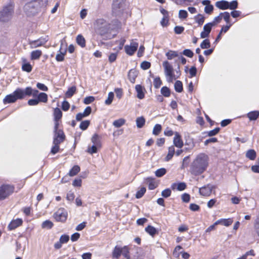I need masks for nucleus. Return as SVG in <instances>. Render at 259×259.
<instances>
[{
    "mask_svg": "<svg viewBox=\"0 0 259 259\" xmlns=\"http://www.w3.org/2000/svg\"><path fill=\"white\" fill-rule=\"evenodd\" d=\"M209 158L203 153L198 154L190 166V172L194 176H197L203 173L208 166Z\"/></svg>",
    "mask_w": 259,
    "mask_h": 259,
    "instance_id": "f257e3e1",
    "label": "nucleus"
},
{
    "mask_svg": "<svg viewBox=\"0 0 259 259\" xmlns=\"http://www.w3.org/2000/svg\"><path fill=\"white\" fill-rule=\"evenodd\" d=\"M48 0H32L24 6V12L27 16H34L38 13L40 8L46 6Z\"/></svg>",
    "mask_w": 259,
    "mask_h": 259,
    "instance_id": "f03ea898",
    "label": "nucleus"
},
{
    "mask_svg": "<svg viewBox=\"0 0 259 259\" xmlns=\"http://www.w3.org/2000/svg\"><path fill=\"white\" fill-rule=\"evenodd\" d=\"M14 3L11 1L4 6L0 11V22L7 23L12 19L14 13Z\"/></svg>",
    "mask_w": 259,
    "mask_h": 259,
    "instance_id": "7ed1b4c3",
    "label": "nucleus"
},
{
    "mask_svg": "<svg viewBox=\"0 0 259 259\" xmlns=\"http://www.w3.org/2000/svg\"><path fill=\"white\" fill-rule=\"evenodd\" d=\"M94 28L99 34L104 35L110 29V24L102 18L98 19L94 23Z\"/></svg>",
    "mask_w": 259,
    "mask_h": 259,
    "instance_id": "20e7f679",
    "label": "nucleus"
},
{
    "mask_svg": "<svg viewBox=\"0 0 259 259\" xmlns=\"http://www.w3.org/2000/svg\"><path fill=\"white\" fill-rule=\"evenodd\" d=\"M24 98L22 89L17 88L12 94L7 95L3 100L4 104L12 103Z\"/></svg>",
    "mask_w": 259,
    "mask_h": 259,
    "instance_id": "39448f33",
    "label": "nucleus"
},
{
    "mask_svg": "<svg viewBox=\"0 0 259 259\" xmlns=\"http://www.w3.org/2000/svg\"><path fill=\"white\" fill-rule=\"evenodd\" d=\"M162 65L164 68V74L166 78L167 81L168 82H172L173 80L176 79L172 66L167 61H164L162 63Z\"/></svg>",
    "mask_w": 259,
    "mask_h": 259,
    "instance_id": "423d86ee",
    "label": "nucleus"
},
{
    "mask_svg": "<svg viewBox=\"0 0 259 259\" xmlns=\"http://www.w3.org/2000/svg\"><path fill=\"white\" fill-rule=\"evenodd\" d=\"M14 187L9 185H3L0 187V200H4L13 193Z\"/></svg>",
    "mask_w": 259,
    "mask_h": 259,
    "instance_id": "0eeeda50",
    "label": "nucleus"
},
{
    "mask_svg": "<svg viewBox=\"0 0 259 259\" xmlns=\"http://www.w3.org/2000/svg\"><path fill=\"white\" fill-rule=\"evenodd\" d=\"M125 0H113L112 12L115 15H119L124 9Z\"/></svg>",
    "mask_w": 259,
    "mask_h": 259,
    "instance_id": "6e6552de",
    "label": "nucleus"
},
{
    "mask_svg": "<svg viewBox=\"0 0 259 259\" xmlns=\"http://www.w3.org/2000/svg\"><path fill=\"white\" fill-rule=\"evenodd\" d=\"M68 213L63 208H59L54 214V217L57 222H64L67 220Z\"/></svg>",
    "mask_w": 259,
    "mask_h": 259,
    "instance_id": "1a4fd4ad",
    "label": "nucleus"
},
{
    "mask_svg": "<svg viewBox=\"0 0 259 259\" xmlns=\"http://www.w3.org/2000/svg\"><path fill=\"white\" fill-rule=\"evenodd\" d=\"M54 133L53 144H60L64 141L65 135L62 130L54 132Z\"/></svg>",
    "mask_w": 259,
    "mask_h": 259,
    "instance_id": "9d476101",
    "label": "nucleus"
},
{
    "mask_svg": "<svg viewBox=\"0 0 259 259\" xmlns=\"http://www.w3.org/2000/svg\"><path fill=\"white\" fill-rule=\"evenodd\" d=\"M215 188L214 186L208 184L199 189V193L203 196H208L210 195L212 190Z\"/></svg>",
    "mask_w": 259,
    "mask_h": 259,
    "instance_id": "9b49d317",
    "label": "nucleus"
},
{
    "mask_svg": "<svg viewBox=\"0 0 259 259\" xmlns=\"http://www.w3.org/2000/svg\"><path fill=\"white\" fill-rule=\"evenodd\" d=\"M138 43L135 41H132L130 46L126 45L124 47L125 53L130 55L132 56L137 51L138 47Z\"/></svg>",
    "mask_w": 259,
    "mask_h": 259,
    "instance_id": "f8f14e48",
    "label": "nucleus"
},
{
    "mask_svg": "<svg viewBox=\"0 0 259 259\" xmlns=\"http://www.w3.org/2000/svg\"><path fill=\"white\" fill-rule=\"evenodd\" d=\"M48 40L46 38L41 37L37 40L29 41V44L30 48L33 49L44 45Z\"/></svg>",
    "mask_w": 259,
    "mask_h": 259,
    "instance_id": "ddd939ff",
    "label": "nucleus"
},
{
    "mask_svg": "<svg viewBox=\"0 0 259 259\" xmlns=\"http://www.w3.org/2000/svg\"><path fill=\"white\" fill-rule=\"evenodd\" d=\"M24 98L26 96H32L33 97H37L38 91L35 89H33L30 87H26L25 89H22Z\"/></svg>",
    "mask_w": 259,
    "mask_h": 259,
    "instance_id": "4468645a",
    "label": "nucleus"
},
{
    "mask_svg": "<svg viewBox=\"0 0 259 259\" xmlns=\"http://www.w3.org/2000/svg\"><path fill=\"white\" fill-rule=\"evenodd\" d=\"M23 223V221L21 219H17L16 220H12L8 225V229L10 230H14L16 228L21 226Z\"/></svg>",
    "mask_w": 259,
    "mask_h": 259,
    "instance_id": "2eb2a0df",
    "label": "nucleus"
},
{
    "mask_svg": "<svg viewBox=\"0 0 259 259\" xmlns=\"http://www.w3.org/2000/svg\"><path fill=\"white\" fill-rule=\"evenodd\" d=\"M173 143L174 145L179 148H181L184 145V143L181 136L178 133H176L175 136L174 138Z\"/></svg>",
    "mask_w": 259,
    "mask_h": 259,
    "instance_id": "dca6fc26",
    "label": "nucleus"
},
{
    "mask_svg": "<svg viewBox=\"0 0 259 259\" xmlns=\"http://www.w3.org/2000/svg\"><path fill=\"white\" fill-rule=\"evenodd\" d=\"M171 188L173 190L183 191L186 188V184L184 182L173 183L171 185Z\"/></svg>",
    "mask_w": 259,
    "mask_h": 259,
    "instance_id": "f3484780",
    "label": "nucleus"
},
{
    "mask_svg": "<svg viewBox=\"0 0 259 259\" xmlns=\"http://www.w3.org/2000/svg\"><path fill=\"white\" fill-rule=\"evenodd\" d=\"M138 75V71L134 69H131L128 73V78L130 81L134 83L135 82L136 78Z\"/></svg>",
    "mask_w": 259,
    "mask_h": 259,
    "instance_id": "a211bd4d",
    "label": "nucleus"
},
{
    "mask_svg": "<svg viewBox=\"0 0 259 259\" xmlns=\"http://www.w3.org/2000/svg\"><path fill=\"white\" fill-rule=\"evenodd\" d=\"M229 2L226 1H218L215 3V6L221 10L229 9Z\"/></svg>",
    "mask_w": 259,
    "mask_h": 259,
    "instance_id": "6ab92c4d",
    "label": "nucleus"
},
{
    "mask_svg": "<svg viewBox=\"0 0 259 259\" xmlns=\"http://www.w3.org/2000/svg\"><path fill=\"white\" fill-rule=\"evenodd\" d=\"M136 91L137 93V97L140 99H142L145 97V94L143 92V88L142 85L137 84L135 87Z\"/></svg>",
    "mask_w": 259,
    "mask_h": 259,
    "instance_id": "aec40b11",
    "label": "nucleus"
},
{
    "mask_svg": "<svg viewBox=\"0 0 259 259\" xmlns=\"http://www.w3.org/2000/svg\"><path fill=\"white\" fill-rule=\"evenodd\" d=\"M146 183L148 185V188L150 190H154L157 187V184L154 181V179L152 178H147L146 179Z\"/></svg>",
    "mask_w": 259,
    "mask_h": 259,
    "instance_id": "412c9836",
    "label": "nucleus"
},
{
    "mask_svg": "<svg viewBox=\"0 0 259 259\" xmlns=\"http://www.w3.org/2000/svg\"><path fill=\"white\" fill-rule=\"evenodd\" d=\"M258 111H251L247 114V117L250 120H255L258 117Z\"/></svg>",
    "mask_w": 259,
    "mask_h": 259,
    "instance_id": "4be33fe9",
    "label": "nucleus"
},
{
    "mask_svg": "<svg viewBox=\"0 0 259 259\" xmlns=\"http://www.w3.org/2000/svg\"><path fill=\"white\" fill-rule=\"evenodd\" d=\"M42 55V52L40 50H36L31 52V59L32 60H37L39 59Z\"/></svg>",
    "mask_w": 259,
    "mask_h": 259,
    "instance_id": "5701e85b",
    "label": "nucleus"
},
{
    "mask_svg": "<svg viewBox=\"0 0 259 259\" xmlns=\"http://www.w3.org/2000/svg\"><path fill=\"white\" fill-rule=\"evenodd\" d=\"M121 255V247L116 246L112 251V257L115 258H118Z\"/></svg>",
    "mask_w": 259,
    "mask_h": 259,
    "instance_id": "b1692460",
    "label": "nucleus"
},
{
    "mask_svg": "<svg viewBox=\"0 0 259 259\" xmlns=\"http://www.w3.org/2000/svg\"><path fill=\"white\" fill-rule=\"evenodd\" d=\"M246 157L251 160H253L255 159L256 153L254 150L250 149L247 151L245 154Z\"/></svg>",
    "mask_w": 259,
    "mask_h": 259,
    "instance_id": "393cba45",
    "label": "nucleus"
},
{
    "mask_svg": "<svg viewBox=\"0 0 259 259\" xmlns=\"http://www.w3.org/2000/svg\"><path fill=\"white\" fill-rule=\"evenodd\" d=\"M175 152V150L174 146H171L168 148V154L165 158L166 161H169L173 157Z\"/></svg>",
    "mask_w": 259,
    "mask_h": 259,
    "instance_id": "a878e982",
    "label": "nucleus"
},
{
    "mask_svg": "<svg viewBox=\"0 0 259 259\" xmlns=\"http://www.w3.org/2000/svg\"><path fill=\"white\" fill-rule=\"evenodd\" d=\"M145 231L152 236H154L156 234H157V231L153 226L148 225L145 228Z\"/></svg>",
    "mask_w": 259,
    "mask_h": 259,
    "instance_id": "bb28decb",
    "label": "nucleus"
},
{
    "mask_svg": "<svg viewBox=\"0 0 259 259\" xmlns=\"http://www.w3.org/2000/svg\"><path fill=\"white\" fill-rule=\"evenodd\" d=\"M54 120H59L62 116V112L58 108H56L54 111Z\"/></svg>",
    "mask_w": 259,
    "mask_h": 259,
    "instance_id": "cd10ccee",
    "label": "nucleus"
},
{
    "mask_svg": "<svg viewBox=\"0 0 259 259\" xmlns=\"http://www.w3.org/2000/svg\"><path fill=\"white\" fill-rule=\"evenodd\" d=\"M37 99L39 102L46 103L48 101V96L45 93H40L38 95Z\"/></svg>",
    "mask_w": 259,
    "mask_h": 259,
    "instance_id": "c85d7f7f",
    "label": "nucleus"
},
{
    "mask_svg": "<svg viewBox=\"0 0 259 259\" xmlns=\"http://www.w3.org/2000/svg\"><path fill=\"white\" fill-rule=\"evenodd\" d=\"M165 55L168 60H171L173 58L179 56V54L177 52L171 50L168 51L166 53Z\"/></svg>",
    "mask_w": 259,
    "mask_h": 259,
    "instance_id": "c756f323",
    "label": "nucleus"
},
{
    "mask_svg": "<svg viewBox=\"0 0 259 259\" xmlns=\"http://www.w3.org/2000/svg\"><path fill=\"white\" fill-rule=\"evenodd\" d=\"M175 90L177 92L181 93L183 90V83L180 80H177L174 85Z\"/></svg>",
    "mask_w": 259,
    "mask_h": 259,
    "instance_id": "7c9ffc66",
    "label": "nucleus"
},
{
    "mask_svg": "<svg viewBox=\"0 0 259 259\" xmlns=\"http://www.w3.org/2000/svg\"><path fill=\"white\" fill-rule=\"evenodd\" d=\"M76 42L81 47L84 48L85 46V40L84 38L81 35H77Z\"/></svg>",
    "mask_w": 259,
    "mask_h": 259,
    "instance_id": "2f4dec72",
    "label": "nucleus"
},
{
    "mask_svg": "<svg viewBox=\"0 0 259 259\" xmlns=\"http://www.w3.org/2000/svg\"><path fill=\"white\" fill-rule=\"evenodd\" d=\"M125 123V120L123 118H119L117 120H115L113 122V125L115 127H120Z\"/></svg>",
    "mask_w": 259,
    "mask_h": 259,
    "instance_id": "473e14b6",
    "label": "nucleus"
},
{
    "mask_svg": "<svg viewBox=\"0 0 259 259\" xmlns=\"http://www.w3.org/2000/svg\"><path fill=\"white\" fill-rule=\"evenodd\" d=\"M145 123V119L143 117H139L136 119V125L138 128H142Z\"/></svg>",
    "mask_w": 259,
    "mask_h": 259,
    "instance_id": "72a5a7b5",
    "label": "nucleus"
},
{
    "mask_svg": "<svg viewBox=\"0 0 259 259\" xmlns=\"http://www.w3.org/2000/svg\"><path fill=\"white\" fill-rule=\"evenodd\" d=\"M91 140L94 145L99 146V147L101 146V142L99 139V136L97 134H94Z\"/></svg>",
    "mask_w": 259,
    "mask_h": 259,
    "instance_id": "f704fd0d",
    "label": "nucleus"
},
{
    "mask_svg": "<svg viewBox=\"0 0 259 259\" xmlns=\"http://www.w3.org/2000/svg\"><path fill=\"white\" fill-rule=\"evenodd\" d=\"M80 171V167L78 165H74L69 171V175L72 177L75 176Z\"/></svg>",
    "mask_w": 259,
    "mask_h": 259,
    "instance_id": "c9c22d12",
    "label": "nucleus"
},
{
    "mask_svg": "<svg viewBox=\"0 0 259 259\" xmlns=\"http://www.w3.org/2000/svg\"><path fill=\"white\" fill-rule=\"evenodd\" d=\"M194 19L198 25L200 26L204 23L205 18L202 15L198 14L195 17Z\"/></svg>",
    "mask_w": 259,
    "mask_h": 259,
    "instance_id": "e433bc0d",
    "label": "nucleus"
},
{
    "mask_svg": "<svg viewBox=\"0 0 259 259\" xmlns=\"http://www.w3.org/2000/svg\"><path fill=\"white\" fill-rule=\"evenodd\" d=\"M214 25V22L208 23L204 25V26H203V30L206 31L207 33H210L212 27Z\"/></svg>",
    "mask_w": 259,
    "mask_h": 259,
    "instance_id": "4c0bfd02",
    "label": "nucleus"
},
{
    "mask_svg": "<svg viewBox=\"0 0 259 259\" xmlns=\"http://www.w3.org/2000/svg\"><path fill=\"white\" fill-rule=\"evenodd\" d=\"M161 93L163 96L168 97L170 95V90L166 87H163L161 89Z\"/></svg>",
    "mask_w": 259,
    "mask_h": 259,
    "instance_id": "58836bf2",
    "label": "nucleus"
},
{
    "mask_svg": "<svg viewBox=\"0 0 259 259\" xmlns=\"http://www.w3.org/2000/svg\"><path fill=\"white\" fill-rule=\"evenodd\" d=\"M75 91H76V87H72L69 88L66 93V94H65L66 96L68 98L71 97L74 95Z\"/></svg>",
    "mask_w": 259,
    "mask_h": 259,
    "instance_id": "ea45409f",
    "label": "nucleus"
},
{
    "mask_svg": "<svg viewBox=\"0 0 259 259\" xmlns=\"http://www.w3.org/2000/svg\"><path fill=\"white\" fill-rule=\"evenodd\" d=\"M32 67L30 63H24L22 66V69L23 71L27 72H30L31 71Z\"/></svg>",
    "mask_w": 259,
    "mask_h": 259,
    "instance_id": "a19ab883",
    "label": "nucleus"
},
{
    "mask_svg": "<svg viewBox=\"0 0 259 259\" xmlns=\"http://www.w3.org/2000/svg\"><path fill=\"white\" fill-rule=\"evenodd\" d=\"M53 226V223L49 220L44 221L41 225V227L42 228L51 229Z\"/></svg>",
    "mask_w": 259,
    "mask_h": 259,
    "instance_id": "79ce46f5",
    "label": "nucleus"
},
{
    "mask_svg": "<svg viewBox=\"0 0 259 259\" xmlns=\"http://www.w3.org/2000/svg\"><path fill=\"white\" fill-rule=\"evenodd\" d=\"M130 253V248L128 246H124L121 247V254L125 257H128Z\"/></svg>",
    "mask_w": 259,
    "mask_h": 259,
    "instance_id": "37998d69",
    "label": "nucleus"
},
{
    "mask_svg": "<svg viewBox=\"0 0 259 259\" xmlns=\"http://www.w3.org/2000/svg\"><path fill=\"white\" fill-rule=\"evenodd\" d=\"M166 170L164 168H161L155 171V174L157 177H161L166 174Z\"/></svg>",
    "mask_w": 259,
    "mask_h": 259,
    "instance_id": "c03bdc74",
    "label": "nucleus"
},
{
    "mask_svg": "<svg viewBox=\"0 0 259 259\" xmlns=\"http://www.w3.org/2000/svg\"><path fill=\"white\" fill-rule=\"evenodd\" d=\"M161 131V126L160 124H156L153 127L152 133L154 135H158Z\"/></svg>",
    "mask_w": 259,
    "mask_h": 259,
    "instance_id": "a18cd8bd",
    "label": "nucleus"
},
{
    "mask_svg": "<svg viewBox=\"0 0 259 259\" xmlns=\"http://www.w3.org/2000/svg\"><path fill=\"white\" fill-rule=\"evenodd\" d=\"M146 189L145 187H142L136 194V197L137 199L141 198L146 192Z\"/></svg>",
    "mask_w": 259,
    "mask_h": 259,
    "instance_id": "49530a36",
    "label": "nucleus"
},
{
    "mask_svg": "<svg viewBox=\"0 0 259 259\" xmlns=\"http://www.w3.org/2000/svg\"><path fill=\"white\" fill-rule=\"evenodd\" d=\"M210 47V43L208 39H205L200 44V47L203 49H208Z\"/></svg>",
    "mask_w": 259,
    "mask_h": 259,
    "instance_id": "de8ad7c7",
    "label": "nucleus"
},
{
    "mask_svg": "<svg viewBox=\"0 0 259 259\" xmlns=\"http://www.w3.org/2000/svg\"><path fill=\"white\" fill-rule=\"evenodd\" d=\"M90 123V121L89 120H86L82 121L80 124L79 127L83 131L85 130L89 126Z\"/></svg>",
    "mask_w": 259,
    "mask_h": 259,
    "instance_id": "09e8293b",
    "label": "nucleus"
},
{
    "mask_svg": "<svg viewBox=\"0 0 259 259\" xmlns=\"http://www.w3.org/2000/svg\"><path fill=\"white\" fill-rule=\"evenodd\" d=\"M162 84V81L159 77H157L154 78L153 81V85L155 89H158Z\"/></svg>",
    "mask_w": 259,
    "mask_h": 259,
    "instance_id": "8fccbe9b",
    "label": "nucleus"
},
{
    "mask_svg": "<svg viewBox=\"0 0 259 259\" xmlns=\"http://www.w3.org/2000/svg\"><path fill=\"white\" fill-rule=\"evenodd\" d=\"M114 98V94L113 92H110L108 95V98L105 100V103L106 105H110L111 104Z\"/></svg>",
    "mask_w": 259,
    "mask_h": 259,
    "instance_id": "3c124183",
    "label": "nucleus"
},
{
    "mask_svg": "<svg viewBox=\"0 0 259 259\" xmlns=\"http://www.w3.org/2000/svg\"><path fill=\"white\" fill-rule=\"evenodd\" d=\"M182 54L189 58L193 57L194 55L193 52L190 49L184 50L182 52Z\"/></svg>",
    "mask_w": 259,
    "mask_h": 259,
    "instance_id": "603ef678",
    "label": "nucleus"
},
{
    "mask_svg": "<svg viewBox=\"0 0 259 259\" xmlns=\"http://www.w3.org/2000/svg\"><path fill=\"white\" fill-rule=\"evenodd\" d=\"M254 228L257 235L259 236V214L257 216L255 221Z\"/></svg>",
    "mask_w": 259,
    "mask_h": 259,
    "instance_id": "864d4df0",
    "label": "nucleus"
},
{
    "mask_svg": "<svg viewBox=\"0 0 259 259\" xmlns=\"http://www.w3.org/2000/svg\"><path fill=\"white\" fill-rule=\"evenodd\" d=\"M69 240V236L68 235L64 234L61 236L59 241L62 243H66Z\"/></svg>",
    "mask_w": 259,
    "mask_h": 259,
    "instance_id": "5fc2aeb1",
    "label": "nucleus"
},
{
    "mask_svg": "<svg viewBox=\"0 0 259 259\" xmlns=\"http://www.w3.org/2000/svg\"><path fill=\"white\" fill-rule=\"evenodd\" d=\"M151 66V64L148 61H143L141 64V67L143 70H147L149 69Z\"/></svg>",
    "mask_w": 259,
    "mask_h": 259,
    "instance_id": "6e6d98bb",
    "label": "nucleus"
},
{
    "mask_svg": "<svg viewBox=\"0 0 259 259\" xmlns=\"http://www.w3.org/2000/svg\"><path fill=\"white\" fill-rule=\"evenodd\" d=\"M188 17V13L186 10H181L179 12V17L180 19H186Z\"/></svg>",
    "mask_w": 259,
    "mask_h": 259,
    "instance_id": "4d7b16f0",
    "label": "nucleus"
},
{
    "mask_svg": "<svg viewBox=\"0 0 259 259\" xmlns=\"http://www.w3.org/2000/svg\"><path fill=\"white\" fill-rule=\"evenodd\" d=\"M114 92L115 93L116 97L120 99L123 95L122 89L121 88H116L114 90Z\"/></svg>",
    "mask_w": 259,
    "mask_h": 259,
    "instance_id": "13d9d810",
    "label": "nucleus"
},
{
    "mask_svg": "<svg viewBox=\"0 0 259 259\" xmlns=\"http://www.w3.org/2000/svg\"><path fill=\"white\" fill-rule=\"evenodd\" d=\"M229 9L235 10L238 7V2L237 1H233L231 3L229 2Z\"/></svg>",
    "mask_w": 259,
    "mask_h": 259,
    "instance_id": "bf43d9fd",
    "label": "nucleus"
},
{
    "mask_svg": "<svg viewBox=\"0 0 259 259\" xmlns=\"http://www.w3.org/2000/svg\"><path fill=\"white\" fill-rule=\"evenodd\" d=\"M220 130V127H215L214 129L208 132V136L209 137L215 136L219 132Z\"/></svg>",
    "mask_w": 259,
    "mask_h": 259,
    "instance_id": "052dcab7",
    "label": "nucleus"
},
{
    "mask_svg": "<svg viewBox=\"0 0 259 259\" xmlns=\"http://www.w3.org/2000/svg\"><path fill=\"white\" fill-rule=\"evenodd\" d=\"M95 100V98L93 96L87 97L84 99L83 103L85 104H89Z\"/></svg>",
    "mask_w": 259,
    "mask_h": 259,
    "instance_id": "680f3d73",
    "label": "nucleus"
},
{
    "mask_svg": "<svg viewBox=\"0 0 259 259\" xmlns=\"http://www.w3.org/2000/svg\"><path fill=\"white\" fill-rule=\"evenodd\" d=\"M223 19L226 21V22L228 24H229L230 23V14L228 12H225L224 13H223Z\"/></svg>",
    "mask_w": 259,
    "mask_h": 259,
    "instance_id": "e2e57ef3",
    "label": "nucleus"
},
{
    "mask_svg": "<svg viewBox=\"0 0 259 259\" xmlns=\"http://www.w3.org/2000/svg\"><path fill=\"white\" fill-rule=\"evenodd\" d=\"M100 147L99 146L93 145L91 148H89L88 149V152L90 154H93L97 153V148Z\"/></svg>",
    "mask_w": 259,
    "mask_h": 259,
    "instance_id": "0e129e2a",
    "label": "nucleus"
},
{
    "mask_svg": "<svg viewBox=\"0 0 259 259\" xmlns=\"http://www.w3.org/2000/svg\"><path fill=\"white\" fill-rule=\"evenodd\" d=\"M233 222V221L232 219H222V225L228 227L230 226Z\"/></svg>",
    "mask_w": 259,
    "mask_h": 259,
    "instance_id": "69168bd1",
    "label": "nucleus"
},
{
    "mask_svg": "<svg viewBox=\"0 0 259 259\" xmlns=\"http://www.w3.org/2000/svg\"><path fill=\"white\" fill-rule=\"evenodd\" d=\"M249 255L252 256L255 255V253L253 249H251L249 251H247L244 255L242 256V259H246L247 256Z\"/></svg>",
    "mask_w": 259,
    "mask_h": 259,
    "instance_id": "338daca9",
    "label": "nucleus"
},
{
    "mask_svg": "<svg viewBox=\"0 0 259 259\" xmlns=\"http://www.w3.org/2000/svg\"><path fill=\"white\" fill-rule=\"evenodd\" d=\"M171 190L169 189H166L162 191L161 195L165 198H167L170 196Z\"/></svg>",
    "mask_w": 259,
    "mask_h": 259,
    "instance_id": "774afa93",
    "label": "nucleus"
}]
</instances>
